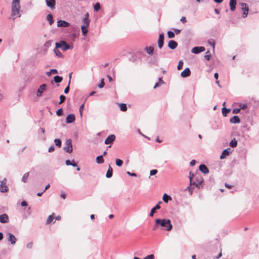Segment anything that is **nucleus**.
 Here are the masks:
<instances>
[{"instance_id":"nucleus-1","label":"nucleus","mask_w":259,"mask_h":259,"mask_svg":"<svg viewBox=\"0 0 259 259\" xmlns=\"http://www.w3.org/2000/svg\"><path fill=\"white\" fill-rule=\"evenodd\" d=\"M159 228L162 230L169 231L172 229V226L169 219H157L155 221V225L153 227V230H155Z\"/></svg>"},{"instance_id":"nucleus-2","label":"nucleus","mask_w":259,"mask_h":259,"mask_svg":"<svg viewBox=\"0 0 259 259\" xmlns=\"http://www.w3.org/2000/svg\"><path fill=\"white\" fill-rule=\"evenodd\" d=\"M190 185H194L198 188L202 187L203 178L199 175H194L190 172Z\"/></svg>"},{"instance_id":"nucleus-3","label":"nucleus","mask_w":259,"mask_h":259,"mask_svg":"<svg viewBox=\"0 0 259 259\" xmlns=\"http://www.w3.org/2000/svg\"><path fill=\"white\" fill-rule=\"evenodd\" d=\"M20 5L19 0H13L12 3V17H13V19H15L16 17H20L21 15L20 14Z\"/></svg>"},{"instance_id":"nucleus-4","label":"nucleus","mask_w":259,"mask_h":259,"mask_svg":"<svg viewBox=\"0 0 259 259\" xmlns=\"http://www.w3.org/2000/svg\"><path fill=\"white\" fill-rule=\"evenodd\" d=\"M89 17L90 14L88 12L85 14L84 17L82 20L83 25L81 26V29L82 35L84 36H86L88 32V28L90 25V22Z\"/></svg>"},{"instance_id":"nucleus-5","label":"nucleus","mask_w":259,"mask_h":259,"mask_svg":"<svg viewBox=\"0 0 259 259\" xmlns=\"http://www.w3.org/2000/svg\"><path fill=\"white\" fill-rule=\"evenodd\" d=\"M56 46L57 48H60L64 51L73 48V46L67 44L64 40H61L60 42H57L56 43Z\"/></svg>"},{"instance_id":"nucleus-6","label":"nucleus","mask_w":259,"mask_h":259,"mask_svg":"<svg viewBox=\"0 0 259 259\" xmlns=\"http://www.w3.org/2000/svg\"><path fill=\"white\" fill-rule=\"evenodd\" d=\"M64 150L69 153H70L72 151V142L70 139H68L65 143V146L64 148Z\"/></svg>"},{"instance_id":"nucleus-7","label":"nucleus","mask_w":259,"mask_h":259,"mask_svg":"<svg viewBox=\"0 0 259 259\" xmlns=\"http://www.w3.org/2000/svg\"><path fill=\"white\" fill-rule=\"evenodd\" d=\"M47 85L44 83L40 85L37 91V96L41 97L42 95L43 92L46 90Z\"/></svg>"},{"instance_id":"nucleus-8","label":"nucleus","mask_w":259,"mask_h":259,"mask_svg":"<svg viewBox=\"0 0 259 259\" xmlns=\"http://www.w3.org/2000/svg\"><path fill=\"white\" fill-rule=\"evenodd\" d=\"M70 26V24L63 20H58L57 21V26L59 27H67Z\"/></svg>"},{"instance_id":"nucleus-9","label":"nucleus","mask_w":259,"mask_h":259,"mask_svg":"<svg viewBox=\"0 0 259 259\" xmlns=\"http://www.w3.org/2000/svg\"><path fill=\"white\" fill-rule=\"evenodd\" d=\"M204 51L205 48L203 47H196L192 49L191 52L194 54H198Z\"/></svg>"},{"instance_id":"nucleus-10","label":"nucleus","mask_w":259,"mask_h":259,"mask_svg":"<svg viewBox=\"0 0 259 259\" xmlns=\"http://www.w3.org/2000/svg\"><path fill=\"white\" fill-rule=\"evenodd\" d=\"M242 9L243 11V17L245 18L247 17L248 12V8L245 3L241 4Z\"/></svg>"},{"instance_id":"nucleus-11","label":"nucleus","mask_w":259,"mask_h":259,"mask_svg":"<svg viewBox=\"0 0 259 259\" xmlns=\"http://www.w3.org/2000/svg\"><path fill=\"white\" fill-rule=\"evenodd\" d=\"M115 139V136L114 135L109 136L105 141L106 145L111 144Z\"/></svg>"},{"instance_id":"nucleus-12","label":"nucleus","mask_w":259,"mask_h":259,"mask_svg":"<svg viewBox=\"0 0 259 259\" xmlns=\"http://www.w3.org/2000/svg\"><path fill=\"white\" fill-rule=\"evenodd\" d=\"M163 41H164V35H163V34H160L159 36V38L158 39V47L160 49H161L163 46V44H164Z\"/></svg>"},{"instance_id":"nucleus-13","label":"nucleus","mask_w":259,"mask_h":259,"mask_svg":"<svg viewBox=\"0 0 259 259\" xmlns=\"http://www.w3.org/2000/svg\"><path fill=\"white\" fill-rule=\"evenodd\" d=\"M190 74H191V71L189 68H186L181 73V75L182 77H188L190 75Z\"/></svg>"},{"instance_id":"nucleus-14","label":"nucleus","mask_w":259,"mask_h":259,"mask_svg":"<svg viewBox=\"0 0 259 259\" xmlns=\"http://www.w3.org/2000/svg\"><path fill=\"white\" fill-rule=\"evenodd\" d=\"M75 120V117L74 114H69L66 117V122L67 123H72Z\"/></svg>"},{"instance_id":"nucleus-15","label":"nucleus","mask_w":259,"mask_h":259,"mask_svg":"<svg viewBox=\"0 0 259 259\" xmlns=\"http://www.w3.org/2000/svg\"><path fill=\"white\" fill-rule=\"evenodd\" d=\"M9 220V218L7 214H3L0 215V222L3 223H7Z\"/></svg>"},{"instance_id":"nucleus-16","label":"nucleus","mask_w":259,"mask_h":259,"mask_svg":"<svg viewBox=\"0 0 259 259\" xmlns=\"http://www.w3.org/2000/svg\"><path fill=\"white\" fill-rule=\"evenodd\" d=\"M161 203V202H159L154 207H153L149 214L150 217H153V214L156 212V210L159 209L160 208L159 204Z\"/></svg>"},{"instance_id":"nucleus-17","label":"nucleus","mask_w":259,"mask_h":259,"mask_svg":"<svg viewBox=\"0 0 259 259\" xmlns=\"http://www.w3.org/2000/svg\"><path fill=\"white\" fill-rule=\"evenodd\" d=\"M168 46L171 49H175L178 46V44L175 40H170L168 42Z\"/></svg>"},{"instance_id":"nucleus-18","label":"nucleus","mask_w":259,"mask_h":259,"mask_svg":"<svg viewBox=\"0 0 259 259\" xmlns=\"http://www.w3.org/2000/svg\"><path fill=\"white\" fill-rule=\"evenodd\" d=\"M8 235H9L8 240L9 241H10L12 244H15L16 242V240H17L15 236L11 233H9Z\"/></svg>"},{"instance_id":"nucleus-19","label":"nucleus","mask_w":259,"mask_h":259,"mask_svg":"<svg viewBox=\"0 0 259 259\" xmlns=\"http://www.w3.org/2000/svg\"><path fill=\"white\" fill-rule=\"evenodd\" d=\"M230 10L232 11H234L236 9V0H230Z\"/></svg>"},{"instance_id":"nucleus-20","label":"nucleus","mask_w":259,"mask_h":259,"mask_svg":"<svg viewBox=\"0 0 259 259\" xmlns=\"http://www.w3.org/2000/svg\"><path fill=\"white\" fill-rule=\"evenodd\" d=\"M55 3V0H46L47 6L51 9L54 8Z\"/></svg>"},{"instance_id":"nucleus-21","label":"nucleus","mask_w":259,"mask_h":259,"mask_svg":"<svg viewBox=\"0 0 259 259\" xmlns=\"http://www.w3.org/2000/svg\"><path fill=\"white\" fill-rule=\"evenodd\" d=\"M199 170L204 174H207L209 172L208 168L204 164L199 166Z\"/></svg>"},{"instance_id":"nucleus-22","label":"nucleus","mask_w":259,"mask_h":259,"mask_svg":"<svg viewBox=\"0 0 259 259\" xmlns=\"http://www.w3.org/2000/svg\"><path fill=\"white\" fill-rule=\"evenodd\" d=\"M8 190L7 186L6 185V184L4 183V182H2V184L0 186V191L1 192H6Z\"/></svg>"},{"instance_id":"nucleus-23","label":"nucleus","mask_w":259,"mask_h":259,"mask_svg":"<svg viewBox=\"0 0 259 259\" xmlns=\"http://www.w3.org/2000/svg\"><path fill=\"white\" fill-rule=\"evenodd\" d=\"M230 121L233 123H238L240 122V120L238 116H234L232 118H230Z\"/></svg>"},{"instance_id":"nucleus-24","label":"nucleus","mask_w":259,"mask_h":259,"mask_svg":"<svg viewBox=\"0 0 259 259\" xmlns=\"http://www.w3.org/2000/svg\"><path fill=\"white\" fill-rule=\"evenodd\" d=\"M230 149H225L223 151L221 156H220L221 159L225 158L227 156H228L230 154Z\"/></svg>"},{"instance_id":"nucleus-25","label":"nucleus","mask_w":259,"mask_h":259,"mask_svg":"<svg viewBox=\"0 0 259 259\" xmlns=\"http://www.w3.org/2000/svg\"><path fill=\"white\" fill-rule=\"evenodd\" d=\"M234 106H237L239 108H240L241 109L244 110L247 108V105L245 104H242V103H235L234 105Z\"/></svg>"},{"instance_id":"nucleus-26","label":"nucleus","mask_w":259,"mask_h":259,"mask_svg":"<svg viewBox=\"0 0 259 259\" xmlns=\"http://www.w3.org/2000/svg\"><path fill=\"white\" fill-rule=\"evenodd\" d=\"M112 168L111 167L110 165H109L108 169L106 173V177L108 178H111L112 176Z\"/></svg>"},{"instance_id":"nucleus-27","label":"nucleus","mask_w":259,"mask_h":259,"mask_svg":"<svg viewBox=\"0 0 259 259\" xmlns=\"http://www.w3.org/2000/svg\"><path fill=\"white\" fill-rule=\"evenodd\" d=\"M47 19L51 25L54 23L53 15L51 14H49L47 15Z\"/></svg>"},{"instance_id":"nucleus-28","label":"nucleus","mask_w":259,"mask_h":259,"mask_svg":"<svg viewBox=\"0 0 259 259\" xmlns=\"http://www.w3.org/2000/svg\"><path fill=\"white\" fill-rule=\"evenodd\" d=\"M162 199L165 203H167L169 200H171V197L166 194H164L163 196Z\"/></svg>"},{"instance_id":"nucleus-29","label":"nucleus","mask_w":259,"mask_h":259,"mask_svg":"<svg viewBox=\"0 0 259 259\" xmlns=\"http://www.w3.org/2000/svg\"><path fill=\"white\" fill-rule=\"evenodd\" d=\"M145 50L148 54L152 55L153 53L154 48L152 47H146Z\"/></svg>"},{"instance_id":"nucleus-30","label":"nucleus","mask_w":259,"mask_h":259,"mask_svg":"<svg viewBox=\"0 0 259 259\" xmlns=\"http://www.w3.org/2000/svg\"><path fill=\"white\" fill-rule=\"evenodd\" d=\"M104 161V160L103 159V156H99L96 158V162L98 163L101 164L103 163Z\"/></svg>"},{"instance_id":"nucleus-31","label":"nucleus","mask_w":259,"mask_h":259,"mask_svg":"<svg viewBox=\"0 0 259 259\" xmlns=\"http://www.w3.org/2000/svg\"><path fill=\"white\" fill-rule=\"evenodd\" d=\"M58 48H57L56 47L54 49V51L56 55L59 57H62V54L61 53V52L58 49Z\"/></svg>"},{"instance_id":"nucleus-32","label":"nucleus","mask_w":259,"mask_h":259,"mask_svg":"<svg viewBox=\"0 0 259 259\" xmlns=\"http://www.w3.org/2000/svg\"><path fill=\"white\" fill-rule=\"evenodd\" d=\"M119 107H120V109L122 111H126L127 107H126V104H120L119 105Z\"/></svg>"},{"instance_id":"nucleus-33","label":"nucleus","mask_w":259,"mask_h":259,"mask_svg":"<svg viewBox=\"0 0 259 259\" xmlns=\"http://www.w3.org/2000/svg\"><path fill=\"white\" fill-rule=\"evenodd\" d=\"M62 79V77L59 76H55L54 78V81L57 83L61 82Z\"/></svg>"},{"instance_id":"nucleus-34","label":"nucleus","mask_w":259,"mask_h":259,"mask_svg":"<svg viewBox=\"0 0 259 259\" xmlns=\"http://www.w3.org/2000/svg\"><path fill=\"white\" fill-rule=\"evenodd\" d=\"M230 111V110L229 109H227L226 108H223L222 109V113L224 116H226L227 113H229Z\"/></svg>"},{"instance_id":"nucleus-35","label":"nucleus","mask_w":259,"mask_h":259,"mask_svg":"<svg viewBox=\"0 0 259 259\" xmlns=\"http://www.w3.org/2000/svg\"><path fill=\"white\" fill-rule=\"evenodd\" d=\"M66 164L67 165H72L73 166H76V164L74 161H71L69 160H66Z\"/></svg>"},{"instance_id":"nucleus-36","label":"nucleus","mask_w":259,"mask_h":259,"mask_svg":"<svg viewBox=\"0 0 259 259\" xmlns=\"http://www.w3.org/2000/svg\"><path fill=\"white\" fill-rule=\"evenodd\" d=\"M54 213H53L52 215H50L49 217V218H48V220L47 221V224H50V223H51L53 221V219L54 218Z\"/></svg>"},{"instance_id":"nucleus-37","label":"nucleus","mask_w":259,"mask_h":259,"mask_svg":"<svg viewBox=\"0 0 259 259\" xmlns=\"http://www.w3.org/2000/svg\"><path fill=\"white\" fill-rule=\"evenodd\" d=\"M237 145V142L235 140H232L230 143V145L232 147H236Z\"/></svg>"},{"instance_id":"nucleus-38","label":"nucleus","mask_w":259,"mask_h":259,"mask_svg":"<svg viewBox=\"0 0 259 259\" xmlns=\"http://www.w3.org/2000/svg\"><path fill=\"white\" fill-rule=\"evenodd\" d=\"M56 145L59 147L61 146V141L58 139H56L54 141Z\"/></svg>"},{"instance_id":"nucleus-39","label":"nucleus","mask_w":259,"mask_h":259,"mask_svg":"<svg viewBox=\"0 0 259 259\" xmlns=\"http://www.w3.org/2000/svg\"><path fill=\"white\" fill-rule=\"evenodd\" d=\"M116 164L118 166H121L123 164V161L119 159H116Z\"/></svg>"},{"instance_id":"nucleus-40","label":"nucleus","mask_w":259,"mask_h":259,"mask_svg":"<svg viewBox=\"0 0 259 259\" xmlns=\"http://www.w3.org/2000/svg\"><path fill=\"white\" fill-rule=\"evenodd\" d=\"M28 177H29V172L25 173L22 178L23 182H26Z\"/></svg>"},{"instance_id":"nucleus-41","label":"nucleus","mask_w":259,"mask_h":259,"mask_svg":"<svg viewBox=\"0 0 259 259\" xmlns=\"http://www.w3.org/2000/svg\"><path fill=\"white\" fill-rule=\"evenodd\" d=\"M101 8L100 5L99 3H97L94 6V9L95 11H98Z\"/></svg>"},{"instance_id":"nucleus-42","label":"nucleus","mask_w":259,"mask_h":259,"mask_svg":"<svg viewBox=\"0 0 259 259\" xmlns=\"http://www.w3.org/2000/svg\"><path fill=\"white\" fill-rule=\"evenodd\" d=\"M240 111V108H239L238 107H235L233 109V114H237L238 113H239Z\"/></svg>"},{"instance_id":"nucleus-43","label":"nucleus","mask_w":259,"mask_h":259,"mask_svg":"<svg viewBox=\"0 0 259 259\" xmlns=\"http://www.w3.org/2000/svg\"><path fill=\"white\" fill-rule=\"evenodd\" d=\"M183 66V62L182 61H180L178 65V69L181 70L182 69Z\"/></svg>"},{"instance_id":"nucleus-44","label":"nucleus","mask_w":259,"mask_h":259,"mask_svg":"<svg viewBox=\"0 0 259 259\" xmlns=\"http://www.w3.org/2000/svg\"><path fill=\"white\" fill-rule=\"evenodd\" d=\"M168 36L169 38H174L175 37V34L173 32L169 31L167 32Z\"/></svg>"},{"instance_id":"nucleus-45","label":"nucleus","mask_w":259,"mask_h":259,"mask_svg":"<svg viewBox=\"0 0 259 259\" xmlns=\"http://www.w3.org/2000/svg\"><path fill=\"white\" fill-rule=\"evenodd\" d=\"M65 99H66V97L64 95H61L60 96V101L59 102V104H62V103H63L65 100Z\"/></svg>"},{"instance_id":"nucleus-46","label":"nucleus","mask_w":259,"mask_h":259,"mask_svg":"<svg viewBox=\"0 0 259 259\" xmlns=\"http://www.w3.org/2000/svg\"><path fill=\"white\" fill-rule=\"evenodd\" d=\"M204 58H205V59H206L207 60H210V54H209V51H207V52L206 53V55H205Z\"/></svg>"},{"instance_id":"nucleus-47","label":"nucleus","mask_w":259,"mask_h":259,"mask_svg":"<svg viewBox=\"0 0 259 259\" xmlns=\"http://www.w3.org/2000/svg\"><path fill=\"white\" fill-rule=\"evenodd\" d=\"M84 104H83L80 106V107L79 108V112H80V114L81 116H82V111L84 109Z\"/></svg>"},{"instance_id":"nucleus-48","label":"nucleus","mask_w":259,"mask_h":259,"mask_svg":"<svg viewBox=\"0 0 259 259\" xmlns=\"http://www.w3.org/2000/svg\"><path fill=\"white\" fill-rule=\"evenodd\" d=\"M57 114L58 116H61L63 114V110L62 109H60L57 110Z\"/></svg>"},{"instance_id":"nucleus-49","label":"nucleus","mask_w":259,"mask_h":259,"mask_svg":"<svg viewBox=\"0 0 259 259\" xmlns=\"http://www.w3.org/2000/svg\"><path fill=\"white\" fill-rule=\"evenodd\" d=\"M154 256L153 254H150L145 257L144 259H154Z\"/></svg>"},{"instance_id":"nucleus-50","label":"nucleus","mask_w":259,"mask_h":259,"mask_svg":"<svg viewBox=\"0 0 259 259\" xmlns=\"http://www.w3.org/2000/svg\"><path fill=\"white\" fill-rule=\"evenodd\" d=\"M208 44H209L210 46H212V47H213V48H214V41H213V40H209L208 41Z\"/></svg>"},{"instance_id":"nucleus-51","label":"nucleus","mask_w":259,"mask_h":259,"mask_svg":"<svg viewBox=\"0 0 259 259\" xmlns=\"http://www.w3.org/2000/svg\"><path fill=\"white\" fill-rule=\"evenodd\" d=\"M157 172V170H156V169L151 170L150 171V175L151 176L154 175L156 174Z\"/></svg>"},{"instance_id":"nucleus-52","label":"nucleus","mask_w":259,"mask_h":259,"mask_svg":"<svg viewBox=\"0 0 259 259\" xmlns=\"http://www.w3.org/2000/svg\"><path fill=\"white\" fill-rule=\"evenodd\" d=\"M69 83H69L68 85L64 90V93L65 94H67L69 91Z\"/></svg>"},{"instance_id":"nucleus-53","label":"nucleus","mask_w":259,"mask_h":259,"mask_svg":"<svg viewBox=\"0 0 259 259\" xmlns=\"http://www.w3.org/2000/svg\"><path fill=\"white\" fill-rule=\"evenodd\" d=\"M104 84H105V83L104 82V80L102 79L101 82L99 84V87L100 88H102L104 87Z\"/></svg>"},{"instance_id":"nucleus-54","label":"nucleus","mask_w":259,"mask_h":259,"mask_svg":"<svg viewBox=\"0 0 259 259\" xmlns=\"http://www.w3.org/2000/svg\"><path fill=\"white\" fill-rule=\"evenodd\" d=\"M32 242H29L27 244V247L28 248H31L32 247Z\"/></svg>"},{"instance_id":"nucleus-55","label":"nucleus","mask_w":259,"mask_h":259,"mask_svg":"<svg viewBox=\"0 0 259 259\" xmlns=\"http://www.w3.org/2000/svg\"><path fill=\"white\" fill-rule=\"evenodd\" d=\"M54 147L53 146H51L49 148V152H52L53 151H54Z\"/></svg>"},{"instance_id":"nucleus-56","label":"nucleus","mask_w":259,"mask_h":259,"mask_svg":"<svg viewBox=\"0 0 259 259\" xmlns=\"http://www.w3.org/2000/svg\"><path fill=\"white\" fill-rule=\"evenodd\" d=\"M127 174L128 175L131 176H134V177H136L137 176V175H136V174L135 173H131L130 172L127 171Z\"/></svg>"},{"instance_id":"nucleus-57","label":"nucleus","mask_w":259,"mask_h":259,"mask_svg":"<svg viewBox=\"0 0 259 259\" xmlns=\"http://www.w3.org/2000/svg\"><path fill=\"white\" fill-rule=\"evenodd\" d=\"M188 190L190 193V194H192V192H193V189L191 187H188Z\"/></svg>"},{"instance_id":"nucleus-58","label":"nucleus","mask_w":259,"mask_h":259,"mask_svg":"<svg viewBox=\"0 0 259 259\" xmlns=\"http://www.w3.org/2000/svg\"><path fill=\"white\" fill-rule=\"evenodd\" d=\"M181 21L183 23H185L186 22V18L185 17H183L181 19Z\"/></svg>"},{"instance_id":"nucleus-59","label":"nucleus","mask_w":259,"mask_h":259,"mask_svg":"<svg viewBox=\"0 0 259 259\" xmlns=\"http://www.w3.org/2000/svg\"><path fill=\"white\" fill-rule=\"evenodd\" d=\"M196 161L195 160H192L190 162V165L191 166H193L195 164Z\"/></svg>"},{"instance_id":"nucleus-60","label":"nucleus","mask_w":259,"mask_h":259,"mask_svg":"<svg viewBox=\"0 0 259 259\" xmlns=\"http://www.w3.org/2000/svg\"><path fill=\"white\" fill-rule=\"evenodd\" d=\"M27 203L26 202H25V201H23L22 202H21V205L22 206H27Z\"/></svg>"},{"instance_id":"nucleus-61","label":"nucleus","mask_w":259,"mask_h":259,"mask_svg":"<svg viewBox=\"0 0 259 259\" xmlns=\"http://www.w3.org/2000/svg\"><path fill=\"white\" fill-rule=\"evenodd\" d=\"M214 78L217 80L218 79V77H219V74L218 73H214Z\"/></svg>"},{"instance_id":"nucleus-62","label":"nucleus","mask_w":259,"mask_h":259,"mask_svg":"<svg viewBox=\"0 0 259 259\" xmlns=\"http://www.w3.org/2000/svg\"><path fill=\"white\" fill-rule=\"evenodd\" d=\"M175 31L176 32V34H179L180 33L181 30H179V29H174Z\"/></svg>"},{"instance_id":"nucleus-63","label":"nucleus","mask_w":259,"mask_h":259,"mask_svg":"<svg viewBox=\"0 0 259 259\" xmlns=\"http://www.w3.org/2000/svg\"><path fill=\"white\" fill-rule=\"evenodd\" d=\"M213 1L217 3H221L223 1V0H213Z\"/></svg>"},{"instance_id":"nucleus-64","label":"nucleus","mask_w":259,"mask_h":259,"mask_svg":"<svg viewBox=\"0 0 259 259\" xmlns=\"http://www.w3.org/2000/svg\"><path fill=\"white\" fill-rule=\"evenodd\" d=\"M214 12L216 14H219L220 13V11L219 10L217 9H214Z\"/></svg>"}]
</instances>
